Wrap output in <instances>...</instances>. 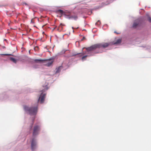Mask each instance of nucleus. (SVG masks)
<instances>
[{"label":"nucleus","mask_w":151,"mask_h":151,"mask_svg":"<svg viewBox=\"0 0 151 151\" xmlns=\"http://www.w3.org/2000/svg\"><path fill=\"white\" fill-rule=\"evenodd\" d=\"M78 55L79 57H81L82 56V60H85L86 58H87V57L88 56L87 55H86L83 56L84 53H80L78 54Z\"/></svg>","instance_id":"obj_8"},{"label":"nucleus","mask_w":151,"mask_h":151,"mask_svg":"<svg viewBox=\"0 0 151 151\" xmlns=\"http://www.w3.org/2000/svg\"><path fill=\"white\" fill-rule=\"evenodd\" d=\"M1 55H6V56H9V55H11V54H1Z\"/></svg>","instance_id":"obj_15"},{"label":"nucleus","mask_w":151,"mask_h":151,"mask_svg":"<svg viewBox=\"0 0 151 151\" xmlns=\"http://www.w3.org/2000/svg\"><path fill=\"white\" fill-rule=\"evenodd\" d=\"M31 23H34V21L33 19H32L31 20Z\"/></svg>","instance_id":"obj_18"},{"label":"nucleus","mask_w":151,"mask_h":151,"mask_svg":"<svg viewBox=\"0 0 151 151\" xmlns=\"http://www.w3.org/2000/svg\"><path fill=\"white\" fill-rule=\"evenodd\" d=\"M72 18H74L75 19H76L77 18V17L76 16L72 17Z\"/></svg>","instance_id":"obj_16"},{"label":"nucleus","mask_w":151,"mask_h":151,"mask_svg":"<svg viewBox=\"0 0 151 151\" xmlns=\"http://www.w3.org/2000/svg\"><path fill=\"white\" fill-rule=\"evenodd\" d=\"M139 21H137L134 22L132 27L134 28H136L137 27L139 26Z\"/></svg>","instance_id":"obj_7"},{"label":"nucleus","mask_w":151,"mask_h":151,"mask_svg":"<svg viewBox=\"0 0 151 151\" xmlns=\"http://www.w3.org/2000/svg\"><path fill=\"white\" fill-rule=\"evenodd\" d=\"M121 40L119 39H118L116 40V42H115L114 43V44H117L120 43L121 42Z\"/></svg>","instance_id":"obj_13"},{"label":"nucleus","mask_w":151,"mask_h":151,"mask_svg":"<svg viewBox=\"0 0 151 151\" xmlns=\"http://www.w3.org/2000/svg\"><path fill=\"white\" fill-rule=\"evenodd\" d=\"M99 44H96L91 45L90 47L86 48L88 51H90L95 50L96 49L99 48Z\"/></svg>","instance_id":"obj_4"},{"label":"nucleus","mask_w":151,"mask_h":151,"mask_svg":"<svg viewBox=\"0 0 151 151\" xmlns=\"http://www.w3.org/2000/svg\"><path fill=\"white\" fill-rule=\"evenodd\" d=\"M40 127L38 125H35L33 128V135L35 136L37 135L40 130Z\"/></svg>","instance_id":"obj_5"},{"label":"nucleus","mask_w":151,"mask_h":151,"mask_svg":"<svg viewBox=\"0 0 151 151\" xmlns=\"http://www.w3.org/2000/svg\"><path fill=\"white\" fill-rule=\"evenodd\" d=\"M10 60L14 63H16L17 62V60L14 58L11 57L10 58Z\"/></svg>","instance_id":"obj_10"},{"label":"nucleus","mask_w":151,"mask_h":151,"mask_svg":"<svg viewBox=\"0 0 151 151\" xmlns=\"http://www.w3.org/2000/svg\"><path fill=\"white\" fill-rule=\"evenodd\" d=\"M78 28V27H76V28L75 29H77V28Z\"/></svg>","instance_id":"obj_20"},{"label":"nucleus","mask_w":151,"mask_h":151,"mask_svg":"<svg viewBox=\"0 0 151 151\" xmlns=\"http://www.w3.org/2000/svg\"><path fill=\"white\" fill-rule=\"evenodd\" d=\"M98 44L99 45V48L101 47L105 48L108 47L110 45V43H102Z\"/></svg>","instance_id":"obj_6"},{"label":"nucleus","mask_w":151,"mask_h":151,"mask_svg":"<svg viewBox=\"0 0 151 151\" xmlns=\"http://www.w3.org/2000/svg\"><path fill=\"white\" fill-rule=\"evenodd\" d=\"M34 61L36 62H42L44 61H45V65L47 66H50L54 62L53 60L52 59H49L46 60L41 59H35Z\"/></svg>","instance_id":"obj_3"},{"label":"nucleus","mask_w":151,"mask_h":151,"mask_svg":"<svg viewBox=\"0 0 151 151\" xmlns=\"http://www.w3.org/2000/svg\"><path fill=\"white\" fill-rule=\"evenodd\" d=\"M65 26L64 24H63L62 23H61L60 24V25H59V27L60 28H61V29H62L63 28V26Z\"/></svg>","instance_id":"obj_14"},{"label":"nucleus","mask_w":151,"mask_h":151,"mask_svg":"<svg viewBox=\"0 0 151 151\" xmlns=\"http://www.w3.org/2000/svg\"><path fill=\"white\" fill-rule=\"evenodd\" d=\"M36 48H38V47H35V48L34 49L35 50Z\"/></svg>","instance_id":"obj_19"},{"label":"nucleus","mask_w":151,"mask_h":151,"mask_svg":"<svg viewBox=\"0 0 151 151\" xmlns=\"http://www.w3.org/2000/svg\"><path fill=\"white\" fill-rule=\"evenodd\" d=\"M48 87L47 84H46L45 86H42V88L40 91L41 93L38 99V101H40L41 103H42L44 102L46 96V94L43 93L45 91L48 90Z\"/></svg>","instance_id":"obj_1"},{"label":"nucleus","mask_w":151,"mask_h":151,"mask_svg":"<svg viewBox=\"0 0 151 151\" xmlns=\"http://www.w3.org/2000/svg\"><path fill=\"white\" fill-rule=\"evenodd\" d=\"M148 20L149 22H151V17H148Z\"/></svg>","instance_id":"obj_17"},{"label":"nucleus","mask_w":151,"mask_h":151,"mask_svg":"<svg viewBox=\"0 0 151 151\" xmlns=\"http://www.w3.org/2000/svg\"><path fill=\"white\" fill-rule=\"evenodd\" d=\"M36 143L34 139H32L31 143V148L33 150L35 147Z\"/></svg>","instance_id":"obj_9"},{"label":"nucleus","mask_w":151,"mask_h":151,"mask_svg":"<svg viewBox=\"0 0 151 151\" xmlns=\"http://www.w3.org/2000/svg\"><path fill=\"white\" fill-rule=\"evenodd\" d=\"M56 12L57 13L60 14L61 15L63 14L64 13L63 11L61 9H59L57 10L56 11Z\"/></svg>","instance_id":"obj_11"},{"label":"nucleus","mask_w":151,"mask_h":151,"mask_svg":"<svg viewBox=\"0 0 151 151\" xmlns=\"http://www.w3.org/2000/svg\"><path fill=\"white\" fill-rule=\"evenodd\" d=\"M62 68V67L61 66H60L58 68H56V73H58L59 72H60L61 68Z\"/></svg>","instance_id":"obj_12"},{"label":"nucleus","mask_w":151,"mask_h":151,"mask_svg":"<svg viewBox=\"0 0 151 151\" xmlns=\"http://www.w3.org/2000/svg\"><path fill=\"white\" fill-rule=\"evenodd\" d=\"M24 109L25 111H27L30 114L35 115L37 111V105L35 107H29L27 106H24Z\"/></svg>","instance_id":"obj_2"},{"label":"nucleus","mask_w":151,"mask_h":151,"mask_svg":"<svg viewBox=\"0 0 151 151\" xmlns=\"http://www.w3.org/2000/svg\"><path fill=\"white\" fill-rule=\"evenodd\" d=\"M72 28H73V29H74V28H73V27H72Z\"/></svg>","instance_id":"obj_21"}]
</instances>
